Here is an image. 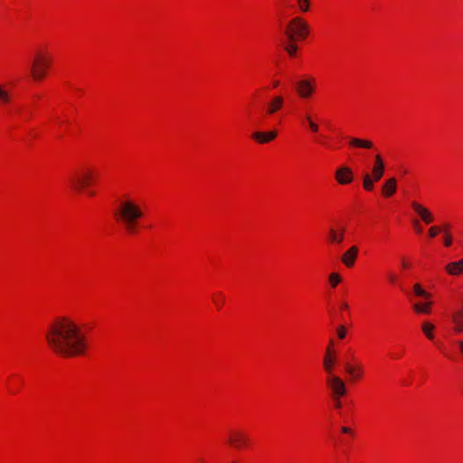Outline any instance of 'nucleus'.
I'll return each mask as SVG.
<instances>
[{
	"label": "nucleus",
	"mask_w": 463,
	"mask_h": 463,
	"mask_svg": "<svg viewBox=\"0 0 463 463\" xmlns=\"http://www.w3.org/2000/svg\"><path fill=\"white\" fill-rule=\"evenodd\" d=\"M45 340L54 353L64 357L82 355L87 349L80 326L66 317H57L50 323Z\"/></svg>",
	"instance_id": "f257e3e1"
},
{
	"label": "nucleus",
	"mask_w": 463,
	"mask_h": 463,
	"mask_svg": "<svg viewBox=\"0 0 463 463\" xmlns=\"http://www.w3.org/2000/svg\"><path fill=\"white\" fill-rule=\"evenodd\" d=\"M143 215L141 207L128 197L120 200L114 212L116 221L130 234L137 232V222Z\"/></svg>",
	"instance_id": "f03ea898"
},
{
	"label": "nucleus",
	"mask_w": 463,
	"mask_h": 463,
	"mask_svg": "<svg viewBox=\"0 0 463 463\" xmlns=\"http://www.w3.org/2000/svg\"><path fill=\"white\" fill-rule=\"evenodd\" d=\"M308 30L306 21L300 16H296L288 22L285 33L288 41L296 42L305 39L308 34Z\"/></svg>",
	"instance_id": "7ed1b4c3"
},
{
	"label": "nucleus",
	"mask_w": 463,
	"mask_h": 463,
	"mask_svg": "<svg viewBox=\"0 0 463 463\" xmlns=\"http://www.w3.org/2000/svg\"><path fill=\"white\" fill-rule=\"evenodd\" d=\"M95 177L94 172L90 168L82 169L74 174L70 178L71 188L76 192H81L87 189L93 182Z\"/></svg>",
	"instance_id": "20e7f679"
},
{
	"label": "nucleus",
	"mask_w": 463,
	"mask_h": 463,
	"mask_svg": "<svg viewBox=\"0 0 463 463\" xmlns=\"http://www.w3.org/2000/svg\"><path fill=\"white\" fill-rule=\"evenodd\" d=\"M51 64V57L43 52H37L31 67V73L35 80H41L46 75V71Z\"/></svg>",
	"instance_id": "39448f33"
},
{
	"label": "nucleus",
	"mask_w": 463,
	"mask_h": 463,
	"mask_svg": "<svg viewBox=\"0 0 463 463\" xmlns=\"http://www.w3.org/2000/svg\"><path fill=\"white\" fill-rule=\"evenodd\" d=\"M326 384L331 391L332 398H341L346 394V385L342 378L335 374L326 376Z\"/></svg>",
	"instance_id": "423d86ee"
},
{
	"label": "nucleus",
	"mask_w": 463,
	"mask_h": 463,
	"mask_svg": "<svg viewBox=\"0 0 463 463\" xmlns=\"http://www.w3.org/2000/svg\"><path fill=\"white\" fill-rule=\"evenodd\" d=\"M315 89L316 80L312 77L301 79L295 82L296 92L302 99H308L311 97Z\"/></svg>",
	"instance_id": "0eeeda50"
},
{
	"label": "nucleus",
	"mask_w": 463,
	"mask_h": 463,
	"mask_svg": "<svg viewBox=\"0 0 463 463\" xmlns=\"http://www.w3.org/2000/svg\"><path fill=\"white\" fill-rule=\"evenodd\" d=\"M250 439L248 435L242 430H232L231 431L228 443L235 449H241L249 444Z\"/></svg>",
	"instance_id": "6e6552de"
},
{
	"label": "nucleus",
	"mask_w": 463,
	"mask_h": 463,
	"mask_svg": "<svg viewBox=\"0 0 463 463\" xmlns=\"http://www.w3.org/2000/svg\"><path fill=\"white\" fill-rule=\"evenodd\" d=\"M385 164L381 155L377 154L374 156V164L372 167L370 177L373 180L379 181L384 175Z\"/></svg>",
	"instance_id": "1a4fd4ad"
},
{
	"label": "nucleus",
	"mask_w": 463,
	"mask_h": 463,
	"mask_svg": "<svg viewBox=\"0 0 463 463\" xmlns=\"http://www.w3.org/2000/svg\"><path fill=\"white\" fill-rule=\"evenodd\" d=\"M411 207L419 214L423 222L430 224L433 222L434 216L429 209L415 201L411 203Z\"/></svg>",
	"instance_id": "9d476101"
},
{
	"label": "nucleus",
	"mask_w": 463,
	"mask_h": 463,
	"mask_svg": "<svg viewBox=\"0 0 463 463\" xmlns=\"http://www.w3.org/2000/svg\"><path fill=\"white\" fill-rule=\"evenodd\" d=\"M335 179L341 184H347L353 181L352 170L347 166H341L335 171Z\"/></svg>",
	"instance_id": "9b49d317"
},
{
	"label": "nucleus",
	"mask_w": 463,
	"mask_h": 463,
	"mask_svg": "<svg viewBox=\"0 0 463 463\" xmlns=\"http://www.w3.org/2000/svg\"><path fill=\"white\" fill-rule=\"evenodd\" d=\"M336 364V357L335 356L334 353H332L330 350H327L324 355L323 359V367L326 373V376L335 374L334 373V368Z\"/></svg>",
	"instance_id": "f8f14e48"
},
{
	"label": "nucleus",
	"mask_w": 463,
	"mask_h": 463,
	"mask_svg": "<svg viewBox=\"0 0 463 463\" xmlns=\"http://www.w3.org/2000/svg\"><path fill=\"white\" fill-rule=\"evenodd\" d=\"M397 180L394 177L386 179L382 186V192L383 196L391 197L396 193Z\"/></svg>",
	"instance_id": "ddd939ff"
},
{
	"label": "nucleus",
	"mask_w": 463,
	"mask_h": 463,
	"mask_svg": "<svg viewBox=\"0 0 463 463\" xmlns=\"http://www.w3.org/2000/svg\"><path fill=\"white\" fill-rule=\"evenodd\" d=\"M277 137V131L271 130L269 132L257 131L252 133V138L260 144H265L273 140Z\"/></svg>",
	"instance_id": "4468645a"
},
{
	"label": "nucleus",
	"mask_w": 463,
	"mask_h": 463,
	"mask_svg": "<svg viewBox=\"0 0 463 463\" xmlns=\"http://www.w3.org/2000/svg\"><path fill=\"white\" fill-rule=\"evenodd\" d=\"M358 254V248L356 246H352L348 250H346L342 256L343 263L350 268L353 267Z\"/></svg>",
	"instance_id": "2eb2a0df"
},
{
	"label": "nucleus",
	"mask_w": 463,
	"mask_h": 463,
	"mask_svg": "<svg viewBox=\"0 0 463 463\" xmlns=\"http://www.w3.org/2000/svg\"><path fill=\"white\" fill-rule=\"evenodd\" d=\"M445 269L449 274L452 276H457L463 273V259L449 263L445 267Z\"/></svg>",
	"instance_id": "dca6fc26"
},
{
	"label": "nucleus",
	"mask_w": 463,
	"mask_h": 463,
	"mask_svg": "<svg viewBox=\"0 0 463 463\" xmlns=\"http://www.w3.org/2000/svg\"><path fill=\"white\" fill-rule=\"evenodd\" d=\"M345 237V229L341 228L339 231H335L333 228H330L328 231V240L330 243H337L340 244L344 241Z\"/></svg>",
	"instance_id": "f3484780"
},
{
	"label": "nucleus",
	"mask_w": 463,
	"mask_h": 463,
	"mask_svg": "<svg viewBox=\"0 0 463 463\" xmlns=\"http://www.w3.org/2000/svg\"><path fill=\"white\" fill-rule=\"evenodd\" d=\"M451 320L454 324V331L458 334L463 333V309L454 313Z\"/></svg>",
	"instance_id": "a211bd4d"
},
{
	"label": "nucleus",
	"mask_w": 463,
	"mask_h": 463,
	"mask_svg": "<svg viewBox=\"0 0 463 463\" xmlns=\"http://www.w3.org/2000/svg\"><path fill=\"white\" fill-rule=\"evenodd\" d=\"M284 99L281 96L274 97L268 104L267 113L271 115L280 109L283 106Z\"/></svg>",
	"instance_id": "6ab92c4d"
},
{
	"label": "nucleus",
	"mask_w": 463,
	"mask_h": 463,
	"mask_svg": "<svg viewBox=\"0 0 463 463\" xmlns=\"http://www.w3.org/2000/svg\"><path fill=\"white\" fill-rule=\"evenodd\" d=\"M349 145L354 147H361L365 149H371L373 146V144L371 140L361 139L358 137H351L349 139Z\"/></svg>",
	"instance_id": "aec40b11"
},
{
	"label": "nucleus",
	"mask_w": 463,
	"mask_h": 463,
	"mask_svg": "<svg viewBox=\"0 0 463 463\" xmlns=\"http://www.w3.org/2000/svg\"><path fill=\"white\" fill-rule=\"evenodd\" d=\"M432 306V302H425V303H416L413 305V310L418 314H429L430 312V307Z\"/></svg>",
	"instance_id": "412c9836"
},
{
	"label": "nucleus",
	"mask_w": 463,
	"mask_h": 463,
	"mask_svg": "<svg viewBox=\"0 0 463 463\" xmlns=\"http://www.w3.org/2000/svg\"><path fill=\"white\" fill-rule=\"evenodd\" d=\"M434 329H435V326L430 322L425 321L421 325V330H422L423 334L430 340H432L434 338V334H433Z\"/></svg>",
	"instance_id": "4be33fe9"
},
{
	"label": "nucleus",
	"mask_w": 463,
	"mask_h": 463,
	"mask_svg": "<svg viewBox=\"0 0 463 463\" xmlns=\"http://www.w3.org/2000/svg\"><path fill=\"white\" fill-rule=\"evenodd\" d=\"M378 182L377 180H373L372 177H370L369 173H364L363 175V186L364 189L366 191H372L374 187V183Z\"/></svg>",
	"instance_id": "5701e85b"
},
{
	"label": "nucleus",
	"mask_w": 463,
	"mask_h": 463,
	"mask_svg": "<svg viewBox=\"0 0 463 463\" xmlns=\"http://www.w3.org/2000/svg\"><path fill=\"white\" fill-rule=\"evenodd\" d=\"M11 100V94L2 85H0V104L6 105Z\"/></svg>",
	"instance_id": "b1692460"
},
{
	"label": "nucleus",
	"mask_w": 463,
	"mask_h": 463,
	"mask_svg": "<svg viewBox=\"0 0 463 463\" xmlns=\"http://www.w3.org/2000/svg\"><path fill=\"white\" fill-rule=\"evenodd\" d=\"M345 371L349 375L353 376L354 378H359L363 373L362 368L360 366L353 367L348 364L345 365Z\"/></svg>",
	"instance_id": "393cba45"
},
{
	"label": "nucleus",
	"mask_w": 463,
	"mask_h": 463,
	"mask_svg": "<svg viewBox=\"0 0 463 463\" xmlns=\"http://www.w3.org/2000/svg\"><path fill=\"white\" fill-rule=\"evenodd\" d=\"M413 291L416 296L424 298L426 299L430 298V294L425 291L419 283L414 284Z\"/></svg>",
	"instance_id": "a878e982"
},
{
	"label": "nucleus",
	"mask_w": 463,
	"mask_h": 463,
	"mask_svg": "<svg viewBox=\"0 0 463 463\" xmlns=\"http://www.w3.org/2000/svg\"><path fill=\"white\" fill-rule=\"evenodd\" d=\"M449 228V224H445L443 229H441V232H444V245L446 247H449L452 244V236L451 234L447 231Z\"/></svg>",
	"instance_id": "bb28decb"
},
{
	"label": "nucleus",
	"mask_w": 463,
	"mask_h": 463,
	"mask_svg": "<svg viewBox=\"0 0 463 463\" xmlns=\"http://www.w3.org/2000/svg\"><path fill=\"white\" fill-rule=\"evenodd\" d=\"M285 51L289 56L293 57L297 53L298 46L295 42H290L285 45Z\"/></svg>",
	"instance_id": "cd10ccee"
},
{
	"label": "nucleus",
	"mask_w": 463,
	"mask_h": 463,
	"mask_svg": "<svg viewBox=\"0 0 463 463\" xmlns=\"http://www.w3.org/2000/svg\"><path fill=\"white\" fill-rule=\"evenodd\" d=\"M309 1L310 0H297L300 12L307 13L309 10Z\"/></svg>",
	"instance_id": "c85d7f7f"
},
{
	"label": "nucleus",
	"mask_w": 463,
	"mask_h": 463,
	"mask_svg": "<svg viewBox=\"0 0 463 463\" xmlns=\"http://www.w3.org/2000/svg\"><path fill=\"white\" fill-rule=\"evenodd\" d=\"M329 281L333 288L336 287L341 281V277L337 273H332L329 276Z\"/></svg>",
	"instance_id": "c756f323"
},
{
	"label": "nucleus",
	"mask_w": 463,
	"mask_h": 463,
	"mask_svg": "<svg viewBox=\"0 0 463 463\" xmlns=\"http://www.w3.org/2000/svg\"><path fill=\"white\" fill-rule=\"evenodd\" d=\"M441 232V228L438 226H432L429 229V235L431 238L436 237Z\"/></svg>",
	"instance_id": "7c9ffc66"
},
{
	"label": "nucleus",
	"mask_w": 463,
	"mask_h": 463,
	"mask_svg": "<svg viewBox=\"0 0 463 463\" xmlns=\"http://www.w3.org/2000/svg\"><path fill=\"white\" fill-rule=\"evenodd\" d=\"M307 120L308 121L309 128L312 132H317L318 131V125L316 124L314 121L311 120L309 116L306 117Z\"/></svg>",
	"instance_id": "2f4dec72"
},
{
	"label": "nucleus",
	"mask_w": 463,
	"mask_h": 463,
	"mask_svg": "<svg viewBox=\"0 0 463 463\" xmlns=\"http://www.w3.org/2000/svg\"><path fill=\"white\" fill-rule=\"evenodd\" d=\"M346 335V331H345V327L344 326H339L337 327V336L340 338V339H344Z\"/></svg>",
	"instance_id": "473e14b6"
},
{
	"label": "nucleus",
	"mask_w": 463,
	"mask_h": 463,
	"mask_svg": "<svg viewBox=\"0 0 463 463\" xmlns=\"http://www.w3.org/2000/svg\"><path fill=\"white\" fill-rule=\"evenodd\" d=\"M335 402V407L336 409H340L342 407V403H341V401H340V398H332Z\"/></svg>",
	"instance_id": "72a5a7b5"
},
{
	"label": "nucleus",
	"mask_w": 463,
	"mask_h": 463,
	"mask_svg": "<svg viewBox=\"0 0 463 463\" xmlns=\"http://www.w3.org/2000/svg\"><path fill=\"white\" fill-rule=\"evenodd\" d=\"M457 345H458V346L459 348L460 353L463 354V340H458L457 342Z\"/></svg>",
	"instance_id": "f704fd0d"
},
{
	"label": "nucleus",
	"mask_w": 463,
	"mask_h": 463,
	"mask_svg": "<svg viewBox=\"0 0 463 463\" xmlns=\"http://www.w3.org/2000/svg\"><path fill=\"white\" fill-rule=\"evenodd\" d=\"M223 301H224V298H223V297L222 295H220V298L219 299H215V303H216L217 306L222 305L223 303Z\"/></svg>",
	"instance_id": "c9c22d12"
},
{
	"label": "nucleus",
	"mask_w": 463,
	"mask_h": 463,
	"mask_svg": "<svg viewBox=\"0 0 463 463\" xmlns=\"http://www.w3.org/2000/svg\"><path fill=\"white\" fill-rule=\"evenodd\" d=\"M333 345H334V342H333L332 340H330V342H329V345H328V347H327L326 351H327V350H330V351L333 353V350H332V346H333Z\"/></svg>",
	"instance_id": "e433bc0d"
},
{
	"label": "nucleus",
	"mask_w": 463,
	"mask_h": 463,
	"mask_svg": "<svg viewBox=\"0 0 463 463\" xmlns=\"http://www.w3.org/2000/svg\"><path fill=\"white\" fill-rule=\"evenodd\" d=\"M342 431H343L344 433H350V431H351V430H350V429H349V428H347V427H343V428H342Z\"/></svg>",
	"instance_id": "4c0bfd02"
},
{
	"label": "nucleus",
	"mask_w": 463,
	"mask_h": 463,
	"mask_svg": "<svg viewBox=\"0 0 463 463\" xmlns=\"http://www.w3.org/2000/svg\"><path fill=\"white\" fill-rule=\"evenodd\" d=\"M389 279H390L391 282H394L395 281V278H394V276L392 274H391L389 276Z\"/></svg>",
	"instance_id": "58836bf2"
},
{
	"label": "nucleus",
	"mask_w": 463,
	"mask_h": 463,
	"mask_svg": "<svg viewBox=\"0 0 463 463\" xmlns=\"http://www.w3.org/2000/svg\"><path fill=\"white\" fill-rule=\"evenodd\" d=\"M279 82L278 80H276V81H274V82H273V86H274V87H278V86H279Z\"/></svg>",
	"instance_id": "ea45409f"
},
{
	"label": "nucleus",
	"mask_w": 463,
	"mask_h": 463,
	"mask_svg": "<svg viewBox=\"0 0 463 463\" xmlns=\"http://www.w3.org/2000/svg\"><path fill=\"white\" fill-rule=\"evenodd\" d=\"M409 265L405 262V261H402V267L403 268H407Z\"/></svg>",
	"instance_id": "a19ab883"
},
{
	"label": "nucleus",
	"mask_w": 463,
	"mask_h": 463,
	"mask_svg": "<svg viewBox=\"0 0 463 463\" xmlns=\"http://www.w3.org/2000/svg\"><path fill=\"white\" fill-rule=\"evenodd\" d=\"M342 307H343V308H347V307H348V305H347L346 303H344V304L342 305Z\"/></svg>",
	"instance_id": "79ce46f5"
},
{
	"label": "nucleus",
	"mask_w": 463,
	"mask_h": 463,
	"mask_svg": "<svg viewBox=\"0 0 463 463\" xmlns=\"http://www.w3.org/2000/svg\"><path fill=\"white\" fill-rule=\"evenodd\" d=\"M88 193H89L90 195H94L95 194V193L93 191H89Z\"/></svg>",
	"instance_id": "37998d69"
},
{
	"label": "nucleus",
	"mask_w": 463,
	"mask_h": 463,
	"mask_svg": "<svg viewBox=\"0 0 463 463\" xmlns=\"http://www.w3.org/2000/svg\"><path fill=\"white\" fill-rule=\"evenodd\" d=\"M414 224H415L416 226H418V225H419V222H418L417 221H415V222H414Z\"/></svg>",
	"instance_id": "c03bdc74"
}]
</instances>
